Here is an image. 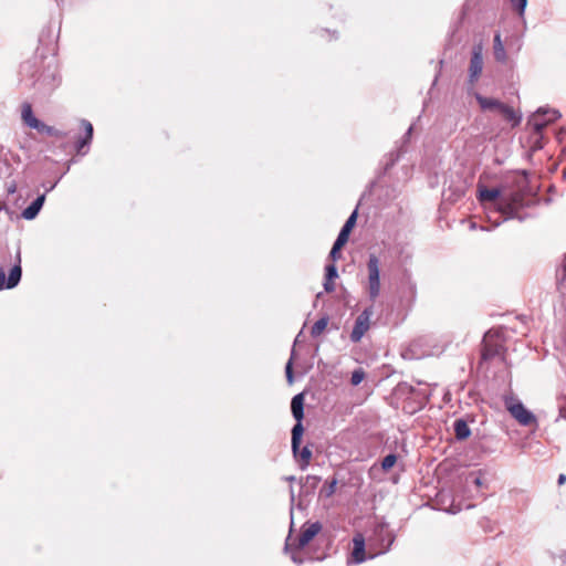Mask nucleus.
I'll list each match as a JSON object with an SVG mask.
<instances>
[{
  "instance_id": "12",
  "label": "nucleus",
  "mask_w": 566,
  "mask_h": 566,
  "mask_svg": "<svg viewBox=\"0 0 566 566\" xmlns=\"http://www.w3.org/2000/svg\"><path fill=\"white\" fill-rule=\"evenodd\" d=\"M321 482V478L317 475H307L301 480V495L308 496L313 495L315 490Z\"/></svg>"
},
{
  "instance_id": "27",
  "label": "nucleus",
  "mask_w": 566,
  "mask_h": 566,
  "mask_svg": "<svg viewBox=\"0 0 566 566\" xmlns=\"http://www.w3.org/2000/svg\"><path fill=\"white\" fill-rule=\"evenodd\" d=\"M294 354H295V350L292 349L291 358L289 359V361L286 363V366H285V375H286V379H287L289 384H292L294 380V376H293Z\"/></svg>"
},
{
  "instance_id": "9",
  "label": "nucleus",
  "mask_w": 566,
  "mask_h": 566,
  "mask_svg": "<svg viewBox=\"0 0 566 566\" xmlns=\"http://www.w3.org/2000/svg\"><path fill=\"white\" fill-rule=\"evenodd\" d=\"M22 275V270L19 264L14 265L9 273L8 280H6V273L0 269V290L15 287Z\"/></svg>"
},
{
  "instance_id": "19",
  "label": "nucleus",
  "mask_w": 566,
  "mask_h": 566,
  "mask_svg": "<svg viewBox=\"0 0 566 566\" xmlns=\"http://www.w3.org/2000/svg\"><path fill=\"white\" fill-rule=\"evenodd\" d=\"M352 557L356 564L363 563L365 560L364 538H354V548L352 552Z\"/></svg>"
},
{
  "instance_id": "24",
  "label": "nucleus",
  "mask_w": 566,
  "mask_h": 566,
  "mask_svg": "<svg viewBox=\"0 0 566 566\" xmlns=\"http://www.w3.org/2000/svg\"><path fill=\"white\" fill-rule=\"evenodd\" d=\"M297 457H300L301 459V469L305 470L312 458V451L308 449V447H304L301 451L298 450L297 455L295 458Z\"/></svg>"
},
{
  "instance_id": "22",
  "label": "nucleus",
  "mask_w": 566,
  "mask_h": 566,
  "mask_svg": "<svg viewBox=\"0 0 566 566\" xmlns=\"http://www.w3.org/2000/svg\"><path fill=\"white\" fill-rule=\"evenodd\" d=\"M328 321L329 318L327 315L317 319L311 328V336L314 338L318 337L327 327Z\"/></svg>"
},
{
  "instance_id": "2",
  "label": "nucleus",
  "mask_w": 566,
  "mask_h": 566,
  "mask_svg": "<svg viewBox=\"0 0 566 566\" xmlns=\"http://www.w3.org/2000/svg\"><path fill=\"white\" fill-rule=\"evenodd\" d=\"M504 406L510 415L524 427L536 424L537 420L535 415L526 409V407L515 397H505Z\"/></svg>"
},
{
  "instance_id": "5",
  "label": "nucleus",
  "mask_w": 566,
  "mask_h": 566,
  "mask_svg": "<svg viewBox=\"0 0 566 566\" xmlns=\"http://www.w3.org/2000/svg\"><path fill=\"white\" fill-rule=\"evenodd\" d=\"M374 314L373 306L366 307L356 318L353 331L350 333V340L358 343L365 333L369 329L370 318Z\"/></svg>"
},
{
  "instance_id": "7",
  "label": "nucleus",
  "mask_w": 566,
  "mask_h": 566,
  "mask_svg": "<svg viewBox=\"0 0 566 566\" xmlns=\"http://www.w3.org/2000/svg\"><path fill=\"white\" fill-rule=\"evenodd\" d=\"M483 70V56H482V45H474L472 49V54L470 59L469 65V81L471 84L475 83L480 77Z\"/></svg>"
},
{
  "instance_id": "13",
  "label": "nucleus",
  "mask_w": 566,
  "mask_h": 566,
  "mask_svg": "<svg viewBox=\"0 0 566 566\" xmlns=\"http://www.w3.org/2000/svg\"><path fill=\"white\" fill-rule=\"evenodd\" d=\"M291 412L295 420H303L304 418V394L295 395L291 400Z\"/></svg>"
},
{
  "instance_id": "33",
  "label": "nucleus",
  "mask_w": 566,
  "mask_h": 566,
  "mask_svg": "<svg viewBox=\"0 0 566 566\" xmlns=\"http://www.w3.org/2000/svg\"><path fill=\"white\" fill-rule=\"evenodd\" d=\"M379 533L380 534L386 533V536L388 537L387 544L384 546V548L381 551L382 553H385V552H387L389 549L390 545L392 544L394 535L390 532H388L384 526L379 527Z\"/></svg>"
},
{
  "instance_id": "37",
  "label": "nucleus",
  "mask_w": 566,
  "mask_h": 566,
  "mask_svg": "<svg viewBox=\"0 0 566 566\" xmlns=\"http://www.w3.org/2000/svg\"><path fill=\"white\" fill-rule=\"evenodd\" d=\"M559 417L566 419V405L559 407Z\"/></svg>"
},
{
  "instance_id": "26",
  "label": "nucleus",
  "mask_w": 566,
  "mask_h": 566,
  "mask_svg": "<svg viewBox=\"0 0 566 566\" xmlns=\"http://www.w3.org/2000/svg\"><path fill=\"white\" fill-rule=\"evenodd\" d=\"M397 462V455L394 453L387 454L381 461V468L384 471L390 470Z\"/></svg>"
},
{
  "instance_id": "29",
  "label": "nucleus",
  "mask_w": 566,
  "mask_h": 566,
  "mask_svg": "<svg viewBox=\"0 0 566 566\" xmlns=\"http://www.w3.org/2000/svg\"><path fill=\"white\" fill-rule=\"evenodd\" d=\"M337 276H338V273H337L336 265L334 263L327 264L325 266V279H327V281H333Z\"/></svg>"
},
{
  "instance_id": "45",
  "label": "nucleus",
  "mask_w": 566,
  "mask_h": 566,
  "mask_svg": "<svg viewBox=\"0 0 566 566\" xmlns=\"http://www.w3.org/2000/svg\"><path fill=\"white\" fill-rule=\"evenodd\" d=\"M302 332L295 337V343L298 340V337L301 336Z\"/></svg>"
},
{
  "instance_id": "43",
  "label": "nucleus",
  "mask_w": 566,
  "mask_h": 566,
  "mask_svg": "<svg viewBox=\"0 0 566 566\" xmlns=\"http://www.w3.org/2000/svg\"><path fill=\"white\" fill-rule=\"evenodd\" d=\"M411 132H412V126H410V127L408 128V130H407V133H406L405 137H406V138H407V137H409V136H410V134H411Z\"/></svg>"
},
{
  "instance_id": "15",
  "label": "nucleus",
  "mask_w": 566,
  "mask_h": 566,
  "mask_svg": "<svg viewBox=\"0 0 566 566\" xmlns=\"http://www.w3.org/2000/svg\"><path fill=\"white\" fill-rule=\"evenodd\" d=\"M476 101L483 111H494L497 113L503 104L499 99L491 98V97H484L480 94H476Z\"/></svg>"
},
{
  "instance_id": "38",
  "label": "nucleus",
  "mask_w": 566,
  "mask_h": 566,
  "mask_svg": "<svg viewBox=\"0 0 566 566\" xmlns=\"http://www.w3.org/2000/svg\"><path fill=\"white\" fill-rule=\"evenodd\" d=\"M566 482V475L565 474H559L558 476V480H557V483L559 485L564 484Z\"/></svg>"
},
{
  "instance_id": "44",
  "label": "nucleus",
  "mask_w": 566,
  "mask_h": 566,
  "mask_svg": "<svg viewBox=\"0 0 566 566\" xmlns=\"http://www.w3.org/2000/svg\"><path fill=\"white\" fill-rule=\"evenodd\" d=\"M286 480L290 481V482H293V481H295V476H293V475L287 476Z\"/></svg>"
},
{
  "instance_id": "31",
  "label": "nucleus",
  "mask_w": 566,
  "mask_h": 566,
  "mask_svg": "<svg viewBox=\"0 0 566 566\" xmlns=\"http://www.w3.org/2000/svg\"><path fill=\"white\" fill-rule=\"evenodd\" d=\"M344 245L338 243V242H334L333 247H332V250L329 252V258L335 262L337 261L339 258H340V250Z\"/></svg>"
},
{
  "instance_id": "41",
  "label": "nucleus",
  "mask_w": 566,
  "mask_h": 566,
  "mask_svg": "<svg viewBox=\"0 0 566 566\" xmlns=\"http://www.w3.org/2000/svg\"><path fill=\"white\" fill-rule=\"evenodd\" d=\"M56 184H57V181L52 185H48L46 191L53 190L55 188Z\"/></svg>"
},
{
  "instance_id": "14",
  "label": "nucleus",
  "mask_w": 566,
  "mask_h": 566,
  "mask_svg": "<svg viewBox=\"0 0 566 566\" xmlns=\"http://www.w3.org/2000/svg\"><path fill=\"white\" fill-rule=\"evenodd\" d=\"M303 432H304V428L302 424V420H296V423L294 424V427L292 429V451H293L294 457L297 455Z\"/></svg>"
},
{
  "instance_id": "32",
  "label": "nucleus",
  "mask_w": 566,
  "mask_h": 566,
  "mask_svg": "<svg viewBox=\"0 0 566 566\" xmlns=\"http://www.w3.org/2000/svg\"><path fill=\"white\" fill-rule=\"evenodd\" d=\"M497 354H499V348L497 347H491V346L484 345V348H483V352H482L483 359H490V358L494 357Z\"/></svg>"
},
{
  "instance_id": "17",
  "label": "nucleus",
  "mask_w": 566,
  "mask_h": 566,
  "mask_svg": "<svg viewBox=\"0 0 566 566\" xmlns=\"http://www.w3.org/2000/svg\"><path fill=\"white\" fill-rule=\"evenodd\" d=\"M499 114H501L505 120L512 124L513 127L517 126L521 123V115H517L516 112L509 105L502 104Z\"/></svg>"
},
{
  "instance_id": "18",
  "label": "nucleus",
  "mask_w": 566,
  "mask_h": 566,
  "mask_svg": "<svg viewBox=\"0 0 566 566\" xmlns=\"http://www.w3.org/2000/svg\"><path fill=\"white\" fill-rule=\"evenodd\" d=\"M453 430L458 440H464L470 437L471 430L464 419H455Z\"/></svg>"
},
{
  "instance_id": "30",
  "label": "nucleus",
  "mask_w": 566,
  "mask_h": 566,
  "mask_svg": "<svg viewBox=\"0 0 566 566\" xmlns=\"http://www.w3.org/2000/svg\"><path fill=\"white\" fill-rule=\"evenodd\" d=\"M512 7L518 12L520 15H523L527 6V0H510Z\"/></svg>"
},
{
  "instance_id": "28",
  "label": "nucleus",
  "mask_w": 566,
  "mask_h": 566,
  "mask_svg": "<svg viewBox=\"0 0 566 566\" xmlns=\"http://www.w3.org/2000/svg\"><path fill=\"white\" fill-rule=\"evenodd\" d=\"M365 378V371L361 368L355 369L352 373L350 384L353 386H358Z\"/></svg>"
},
{
  "instance_id": "11",
  "label": "nucleus",
  "mask_w": 566,
  "mask_h": 566,
  "mask_svg": "<svg viewBox=\"0 0 566 566\" xmlns=\"http://www.w3.org/2000/svg\"><path fill=\"white\" fill-rule=\"evenodd\" d=\"M45 202V195H40L34 199L25 209H23L21 216L25 220H33L41 211Z\"/></svg>"
},
{
  "instance_id": "6",
  "label": "nucleus",
  "mask_w": 566,
  "mask_h": 566,
  "mask_svg": "<svg viewBox=\"0 0 566 566\" xmlns=\"http://www.w3.org/2000/svg\"><path fill=\"white\" fill-rule=\"evenodd\" d=\"M560 116L557 109L538 108L532 116V124L536 132H542L549 123L555 122Z\"/></svg>"
},
{
  "instance_id": "20",
  "label": "nucleus",
  "mask_w": 566,
  "mask_h": 566,
  "mask_svg": "<svg viewBox=\"0 0 566 566\" xmlns=\"http://www.w3.org/2000/svg\"><path fill=\"white\" fill-rule=\"evenodd\" d=\"M494 44H493V49H494V57L497 62H502L504 63L506 61V52H505V49H504V45L502 43V40H501V34L500 33H496L494 35Z\"/></svg>"
},
{
  "instance_id": "21",
  "label": "nucleus",
  "mask_w": 566,
  "mask_h": 566,
  "mask_svg": "<svg viewBox=\"0 0 566 566\" xmlns=\"http://www.w3.org/2000/svg\"><path fill=\"white\" fill-rule=\"evenodd\" d=\"M38 130L40 133L46 134L48 136H52V137H55L57 139H63V138H66L69 136V133H66L64 130L56 129L55 127L49 126V125H46L44 123H42L40 125Z\"/></svg>"
},
{
  "instance_id": "3",
  "label": "nucleus",
  "mask_w": 566,
  "mask_h": 566,
  "mask_svg": "<svg viewBox=\"0 0 566 566\" xmlns=\"http://www.w3.org/2000/svg\"><path fill=\"white\" fill-rule=\"evenodd\" d=\"M368 286L367 292L370 301H375L380 294V262L377 255L369 254L367 261Z\"/></svg>"
},
{
  "instance_id": "4",
  "label": "nucleus",
  "mask_w": 566,
  "mask_h": 566,
  "mask_svg": "<svg viewBox=\"0 0 566 566\" xmlns=\"http://www.w3.org/2000/svg\"><path fill=\"white\" fill-rule=\"evenodd\" d=\"M322 530V525L318 522L311 523L304 527L298 537L292 538L291 535L286 538L285 549H301L306 546Z\"/></svg>"
},
{
  "instance_id": "16",
  "label": "nucleus",
  "mask_w": 566,
  "mask_h": 566,
  "mask_svg": "<svg viewBox=\"0 0 566 566\" xmlns=\"http://www.w3.org/2000/svg\"><path fill=\"white\" fill-rule=\"evenodd\" d=\"M22 119L24 123L31 127L38 130L40 125L42 124L41 120H39L34 115L33 111L30 104H24L22 107Z\"/></svg>"
},
{
  "instance_id": "39",
  "label": "nucleus",
  "mask_w": 566,
  "mask_h": 566,
  "mask_svg": "<svg viewBox=\"0 0 566 566\" xmlns=\"http://www.w3.org/2000/svg\"><path fill=\"white\" fill-rule=\"evenodd\" d=\"M290 495H291V505L293 506L294 505V501H295V495H294L293 488L290 489ZM292 510H293V507L291 509V511Z\"/></svg>"
},
{
  "instance_id": "23",
  "label": "nucleus",
  "mask_w": 566,
  "mask_h": 566,
  "mask_svg": "<svg viewBox=\"0 0 566 566\" xmlns=\"http://www.w3.org/2000/svg\"><path fill=\"white\" fill-rule=\"evenodd\" d=\"M337 483L338 481L336 478H333L331 481H326L319 491L321 496L331 497L336 491Z\"/></svg>"
},
{
  "instance_id": "25",
  "label": "nucleus",
  "mask_w": 566,
  "mask_h": 566,
  "mask_svg": "<svg viewBox=\"0 0 566 566\" xmlns=\"http://www.w3.org/2000/svg\"><path fill=\"white\" fill-rule=\"evenodd\" d=\"M482 475L483 474L481 471H475V472L469 473V475L465 479L467 484H473L476 488H481L483 485Z\"/></svg>"
},
{
  "instance_id": "35",
  "label": "nucleus",
  "mask_w": 566,
  "mask_h": 566,
  "mask_svg": "<svg viewBox=\"0 0 566 566\" xmlns=\"http://www.w3.org/2000/svg\"><path fill=\"white\" fill-rule=\"evenodd\" d=\"M324 290H325L327 293L333 292V291L335 290V284L333 283V281H327V279H325Z\"/></svg>"
},
{
  "instance_id": "8",
  "label": "nucleus",
  "mask_w": 566,
  "mask_h": 566,
  "mask_svg": "<svg viewBox=\"0 0 566 566\" xmlns=\"http://www.w3.org/2000/svg\"><path fill=\"white\" fill-rule=\"evenodd\" d=\"M81 126L84 129L85 135L78 137L75 142V150L78 155H85L88 150V146L93 138V125L87 119H81Z\"/></svg>"
},
{
  "instance_id": "42",
  "label": "nucleus",
  "mask_w": 566,
  "mask_h": 566,
  "mask_svg": "<svg viewBox=\"0 0 566 566\" xmlns=\"http://www.w3.org/2000/svg\"><path fill=\"white\" fill-rule=\"evenodd\" d=\"M56 184H57V181L52 185H48L46 191L53 190L55 188Z\"/></svg>"
},
{
  "instance_id": "36",
  "label": "nucleus",
  "mask_w": 566,
  "mask_h": 566,
  "mask_svg": "<svg viewBox=\"0 0 566 566\" xmlns=\"http://www.w3.org/2000/svg\"><path fill=\"white\" fill-rule=\"evenodd\" d=\"M291 558L296 564H302L303 563V559L298 558L296 553H292Z\"/></svg>"
},
{
  "instance_id": "1",
  "label": "nucleus",
  "mask_w": 566,
  "mask_h": 566,
  "mask_svg": "<svg viewBox=\"0 0 566 566\" xmlns=\"http://www.w3.org/2000/svg\"><path fill=\"white\" fill-rule=\"evenodd\" d=\"M478 198L482 203L493 202L497 200L499 211L504 216L503 220L515 219L522 220L517 216V210L523 207V196L517 192L501 193L497 188L478 187Z\"/></svg>"
},
{
  "instance_id": "34",
  "label": "nucleus",
  "mask_w": 566,
  "mask_h": 566,
  "mask_svg": "<svg viewBox=\"0 0 566 566\" xmlns=\"http://www.w3.org/2000/svg\"><path fill=\"white\" fill-rule=\"evenodd\" d=\"M557 280L558 281H565L566 280V254L563 260L560 269L557 270Z\"/></svg>"
},
{
  "instance_id": "10",
  "label": "nucleus",
  "mask_w": 566,
  "mask_h": 566,
  "mask_svg": "<svg viewBox=\"0 0 566 566\" xmlns=\"http://www.w3.org/2000/svg\"><path fill=\"white\" fill-rule=\"evenodd\" d=\"M356 221H357V209H355L352 214L348 217V219L346 220V222L344 223V226L342 227L337 238H336V242L345 245L348 241V238H349V234L353 230V228L355 227L356 224Z\"/></svg>"
},
{
  "instance_id": "40",
  "label": "nucleus",
  "mask_w": 566,
  "mask_h": 566,
  "mask_svg": "<svg viewBox=\"0 0 566 566\" xmlns=\"http://www.w3.org/2000/svg\"><path fill=\"white\" fill-rule=\"evenodd\" d=\"M409 290L412 295L416 293V284L411 281H409Z\"/></svg>"
}]
</instances>
